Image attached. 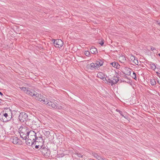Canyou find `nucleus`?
I'll return each instance as SVG.
<instances>
[{"instance_id": "f257e3e1", "label": "nucleus", "mask_w": 160, "mask_h": 160, "mask_svg": "<svg viewBox=\"0 0 160 160\" xmlns=\"http://www.w3.org/2000/svg\"><path fill=\"white\" fill-rule=\"evenodd\" d=\"M20 137L23 139L26 140L27 139V137H28V133L29 131L27 128L24 127L22 128L20 130Z\"/></svg>"}, {"instance_id": "f03ea898", "label": "nucleus", "mask_w": 160, "mask_h": 160, "mask_svg": "<svg viewBox=\"0 0 160 160\" xmlns=\"http://www.w3.org/2000/svg\"><path fill=\"white\" fill-rule=\"evenodd\" d=\"M46 104H47L49 107V108H52L55 109H60L61 108L58 106L57 103L55 102H53L51 101H50L48 100H47V103H45Z\"/></svg>"}, {"instance_id": "7ed1b4c3", "label": "nucleus", "mask_w": 160, "mask_h": 160, "mask_svg": "<svg viewBox=\"0 0 160 160\" xmlns=\"http://www.w3.org/2000/svg\"><path fill=\"white\" fill-rule=\"evenodd\" d=\"M35 98L37 100L39 101L44 104H45V103H47V99L45 97H44L41 94H39L37 93Z\"/></svg>"}, {"instance_id": "20e7f679", "label": "nucleus", "mask_w": 160, "mask_h": 160, "mask_svg": "<svg viewBox=\"0 0 160 160\" xmlns=\"http://www.w3.org/2000/svg\"><path fill=\"white\" fill-rule=\"evenodd\" d=\"M40 151L44 156L48 157L50 155V151L46 147L42 146L41 147Z\"/></svg>"}, {"instance_id": "39448f33", "label": "nucleus", "mask_w": 160, "mask_h": 160, "mask_svg": "<svg viewBox=\"0 0 160 160\" xmlns=\"http://www.w3.org/2000/svg\"><path fill=\"white\" fill-rule=\"evenodd\" d=\"M28 118V114L25 112L20 113L19 116V119L21 122H24L27 120Z\"/></svg>"}, {"instance_id": "423d86ee", "label": "nucleus", "mask_w": 160, "mask_h": 160, "mask_svg": "<svg viewBox=\"0 0 160 160\" xmlns=\"http://www.w3.org/2000/svg\"><path fill=\"white\" fill-rule=\"evenodd\" d=\"M52 41H53L54 46L57 48L61 47L63 44V42L60 39H58L55 41V39H53Z\"/></svg>"}, {"instance_id": "0eeeda50", "label": "nucleus", "mask_w": 160, "mask_h": 160, "mask_svg": "<svg viewBox=\"0 0 160 160\" xmlns=\"http://www.w3.org/2000/svg\"><path fill=\"white\" fill-rule=\"evenodd\" d=\"M37 138L36 133L33 131L31 130L28 133V138L35 141Z\"/></svg>"}, {"instance_id": "6e6552de", "label": "nucleus", "mask_w": 160, "mask_h": 160, "mask_svg": "<svg viewBox=\"0 0 160 160\" xmlns=\"http://www.w3.org/2000/svg\"><path fill=\"white\" fill-rule=\"evenodd\" d=\"M27 140H26V143L27 145L28 146H32V147H34V144H35V141H33L32 139H30L28 138H27Z\"/></svg>"}, {"instance_id": "1a4fd4ad", "label": "nucleus", "mask_w": 160, "mask_h": 160, "mask_svg": "<svg viewBox=\"0 0 160 160\" xmlns=\"http://www.w3.org/2000/svg\"><path fill=\"white\" fill-rule=\"evenodd\" d=\"M37 93V92L33 90H28L26 92V93L35 98Z\"/></svg>"}, {"instance_id": "9d476101", "label": "nucleus", "mask_w": 160, "mask_h": 160, "mask_svg": "<svg viewBox=\"0 0 160 160\" xmlns=\"http://www.w3.org/2000/svg\"><path fill=\"white\" fill-rule=\"evenodd\" d=\"M98 77L101 79L103 80V81H105V80H106V79L105 77V75L102 72H99L97 74Z\"/></svg>"}, {"instance_id": "9b49d317", "label": "nucleus", "mask_w": 160, "mask_h": 160, "mask_svg": "<svg viewBox=\"0 0 160 160\" xmlns=\"http://www.w3.org/2000/svg\"><path fill=\"white\" fill-rule=\"evenodd\" d=\"M32 127H31V128H37L39 126L38 122H37L35 120L32 121Z\"/></svg>"}, {"instance_id": "f8f14e48", "label": "nucleus", "mask_w": 160, "mask_h": 160, "mask_svg": "<svg viewBox=\"0 0 160 160\" xmlns=\"http://www.w3.org/2000/svg\"><path fill=\"white\" fill-rule=\"evenodd\" d=\"M11 139L12 142L14 144H17L19 141L18 138L16 137H13Z\"/></svg>"}, {"instance_id": "ddd939ff", "label": "nucleus", "mask_w": 160, "mask_h": 160, "mask_svg": "<svg viewBox=\"0 0 160 160\" xmlns=\"http://www.w3.org/2000/svg\"><path fill=\"white\" fill-rule=\"evenodd\" d=\"M111 65L113 67L118 69L120 67V65L119 64L115 62H111L110 63Z\"/></svg>"}, {"instance_id": "4468645a", "label": "nucleus", "mask_w": 160, "mask_h": 160, "mask_svg": "<svg viewBox=\"0 0 160 160\" xmlns=\"http://www.w3.org/2000/svg\"><path fill=\"white\" fill-rule=\"evenodd\" d=\"M32 121L30 119L28 118L27 120L25 122V124L27 126H29V127L31 128V127H32Z\"/></svg>"}, {"instance_id": "2eb2a0df", "label": "nucleus", "mask_w": 160, "mask_h": 160, "mask_svg": "<svg viewBox=\"0 0 160 160\" xmlns=\"http://www.w3.org/2000/svg\"><path fill=\"white\" fill-rule=\"evenodd\" d=\"M35 144H36V143L38 142H41L42 141L43 139L41 137H37V138L35 140Z\"/></svg>"}, {"instance_id": "dca6fc26", "label": "nucleus", "mask_w": 160, "mask_h": 160, "mask_svg": "<svg viewBox=\"0 0 160 160\" xmlns=\"http://www.w3.org/2000/svg\"><path fill=\"white\" fill-rule=\"evenodd\" d=\"M90 52L93 54H96L97 52V49L95 48L92 47L90 49Z\"/></svg>"}, {"instance_id": "f3484780", "label": "nucleus", "mask_w": 160, "mask_h": 160, "mask_svg": "<svg viewBox=\"0 0 160 160\" xmlns=\"http://www.w3.org/2000/svg\"><path fill=\"white\" fill-rule=\"evenodd\" d=\"M97 64L98 65L99 67L102 65L103 62L102 60L98 59L96 61Z\"/></svg>"}, {"instance_id": "a211bd4d", "label": "nucleus", "mask_w": 160, "mask_h": 160, "mask_svg": "<svg viewBox=\"0 0 160 160\" xmlns=\"http://www.w3.org/2000/svg\"><path fill=\"white\" fill-rule=\"evenodd\" d=\"M95 64L93 63H91L90 64H88L87 65V67L88 68H89L91 69H92L95 68Z\"/></svg>"}, {"instance_id": "6ab92c4d", "label": "nucleus", "mask_w": 160, "mask_h": 160, "mask_svg": "<svg viewBox=\"0 0 160 160\" xmlns=\"http://www.w3.org/2000/svg\"><path fill=\"white\" fill-rule=\"evenodd\" d=\"M151 69L155 70L156 68V66L153 63H151L149 64Z\"/></svg>"}, {"instance_id": "aec40b11", "label": "nucleus", "mask_w": 160, "mask_h": 160, "mask_svg": "<svg viewBox=\"0 0 160 160\" xmlns=\"http://www.w3.org/2000/svg\"><path fill=\"white\" fill-rule=\"evenodd\" d=\"M112 80H113V84H116L119 81V79L118 78L114 76L113 77Z\"/></svg>"}, {"instance_id": "412c9836", "label": "nucleus", "mask_w": 160, "mask_h": 160, "mask_svg": "<svg viewBox=\"0 0 160 160\" xmlns=\"http://www.w3.org/2000/svg\"><path fill=\"white\" fill-rule=\"evenodd\" d=\"M4 117H5L6 119L7 120L9 121L11 119V118L9 116L7 113H5L3 114Z\"/></svg>"}, {"instance_id": "4be33fe9", "label": "nucleus", "mask_w": 160, "mask_h": 160, "mask_svg": "<svg viewBox=\"0 0 160 160\" xmlns=\"http://www.w3.org/2000/svg\"><path fill=\"white\" fill-rule=\"evenodd\" d=\"M150 83L152 86H154L156 84V82L155 80L154 79H152L150 80Z\"/></svg>"}, {"instance_id": "5701e85b", "label": "nucleus", "mask_w": 160, "mask_h": 160, "mask_svg": "<svg viewBox=\"0 0 160 160\" xmlns=\"http://www.w3.org/2000/svg\"><path fill=\"white\" fill-rule=\"evenodd\" d=\"M106 81L108 83H111L112 86L114 84H113V80H111L109 79H108L107 80H106Z\"/></svg>"}, {"instance_id": "b1692460", "label": "nucleus", "mask_w": 160, "mask_h": 160, "mask_svg": "<svg viewBox=\"0 0 160 160\" xmlns=\"http://www.w3.org/2000/svg\"><path fill=\"white\" fill-rule=\"evenodd\" d=\"M21 90L23 91L25 93H26V92L28 90L27 88L25 87H22L20 88Z\"/></svg>"}, {"instance_id": "393cba45", "label": "nucleus", "mask_w": 160, "mask_h": 160, "mask_svg": "<svg viewBox=\"0 0 160 160\" xmlns=\"http://www.w3.org/2000/svg\"><path fill=\"white\" fill-rule=\"evenodd\" d=\"M98 160H105V159L96 154L95 156Z\"/></svg>"}, {"instance_id": "a878e982", "label": "nucleus", "mask_w": 160, "mask_h": 160, "mask_svg": "<svg viewBox=\"0 0 160 160\" xmlns=\"http://www.w3.org/2000/svg\"><path fill=\"white\" fill-rule=\"evenodd\" d=\"M35 144H34V145H35ZM36 145L35 146V148L36 149H40L41 150V147H42V146L40 145H38V144L36 143Z\"/></svg>"}, {"instance_id": "bb28decb", "label": "nucleus", "mask_w": 160, "mask_h": 160, "mask_svg": "<svg viewBox=\"0 0 160 160\" xmlns=\"http://www.w3.org/2000/svg\"><path fill=\"white\" fill-rule=\"evenodd\" d=\"M131 76L133 78H134L135 79H136L137 78L136 74L134 72H133L132 74V75Z\"/></svg>"}, {"instance_id": "cd10ccee", "label": "nucleus", "mask_w": 160, "mask_h": 160, "mask_svg": "<svg viewBox=\"0 0 160 160\" xmlns=\"http://www.w3.org/2000/svg\"><path fill=\"white\" fill-rule=\"evenodd\" d=\"M121 60H120V61H121V60H122V61H121V62H124L126 61V59L125 57L122 56L120 58H119Z\"/></svg>"}, {"instance_id": "c85d7f7f", "label": "nucleus", "mask_w": 160, "mask_h": 160, "mask_svg": "<svg viewBox=\"0 0 160 160\" xmlns=\"http://www.w3.org/2000/svg\"><path fill=\"white\" fill-rule=\"evenodd\" d=\"M132 62L136 65H138V62L137 58H135V59L132 61Z\"/></svg>"}, {"instance_id": "c756f323", "label": "nucleus", "mask_w": 160, "mask_h": 160, "mask_svg": "<svg viewBox=\"0 0 160 160\" xmlns=\"http://www.w3.org/2000/svg\"><path fill=\"white\" fill-rule=\"evenodd\" d=\"M85 54L88 57H89L90 55V52L88 51H85Z\"/></svg>"}, {"instance_id": "7c9ffc66", "label": "nucleus", "mask_w": 160, "mask_h": 160, "mask_svg": "<svg viewBox=\"0 0 160 160\" xmlns=\"http://www.w3.org/2000/svg\"><path fill=\"white\" fill-rule=\"evenodd\" d=\"M135 58L134 56L132 55L130 57V59L131 61H132L135 59Z\"/></svg>"}, {"instance_id": "2f4dec72", "label": "nucleus", "mask_w": 160, "mask_h": 160, "mask_svg": "<svg viewBox=\"0 0 160 160\" xmlns=\"http://www.w3.org/2000/svg\"><path fill=\"white\" fill-rule=\"evenodd\" d=\"M127 70L128 71V73L127 74V75H130L131 74V72L130 71V69L129 68H128Z\"/></svg>"}, {"instance_id": "473e14b6", "label": "nucleus", "mask_w": 160, "mask_h": 160, "mask_svg": "<svg viewBox=\"0 0 160 160\" xmlns=\"http://www.w3.org/2000/svg\"><path fill=\"white\" fill-rule=\"evenodd\" d=\"M76 154L79 157H82V155L80 153H76Z\"/></svg>"}, {"instance_id": "72a5a7b5", "label": "nucleus", "mask_w": 160, "mask_h": 160, "mask_svg": "<svg viewBox=\"0 0 160 160\" xmlns=\"http://www.w3.org/2000/svg\"><path fill=\"white\" fill-rule=\"evenodd\" d=\"M95 64V68H98V67H99V66L97 64V62H96V63H94Z\"/></svg>"}, {"instance_id": "f704fd0d", "label": "nucleus", "mask_w": 160, "mask_h": 160, "mask_svg": "<svg viewBox=\"0 0 160 160\" xmlns=\"http://www.w3.org/2000/svg\"><path fill=\"white\" fill-rule=\"evenodd\" d=\"M151 50L153 51V50H155V48L153 47H150Z\"/></svg>"}, {"instance_id": "c9c22d12", "label": "nucleus", "mask_w": 160, "mask_h": 160, "mask_svg": "<svg viewBox=\"0 0 160 160\" xmlns=\"http://www.w3.org/2000/svg\"><path fill=\"white\" fill-rule=\"evenodd\" d=\"M99 43L101 46H102L104 44V42H103V41H101Z\"/></svg>"}, {"instance_id": "e433bc0d", "label": "nucleus", "mask_w": 160, "mask_h": 160, "mask_svg": "<svg viewBox=\"0 0 160 160\" xmlns=\"http://www.w3.org/2000/svg\"><path fill=\"white\" fill-rule=\"evenodd\" d=\"M45 132H46V133L48 134H50V132L49 131H46L45 130H44Z\"/></svg>"}, {"instance_id": "4c0bfd02", "label": "nucleus", "mask_w": 160, "mask_h": 160, "mask_svg": "<svg viewBox=\"0 0 160 160\" xmlns=\"http://www.w3.org/2000/svg\"><path fill=\"white\" fill-rule=\"evenodd\" d=\"M158 82L159 84H160V78L159 79H158Z\"/></svg>"}, {"instance_id": "58836bf2", "label": "nucleus", "mask_w": 160, "mask_h": 160, "mask_svg": "<svg viewBox=\"0 0 160 160\" xmlns=\"http://www.w3.org/2000/svg\"><path fill=\"white\" fill-rule=\"evenodd\" d=\"M157 23L160 26V22H158V21H157Z\"/></svg>"}, {"instance_id": "ea45409f", "label": "nucleus", "mask_w": 160, "mask_h": 160, "mask_svg": "<svg viewBox=\"0 0 160 160\" xmlns=\"http://www.w3.org/2000/svg\"><path fill=\"white\" fill-rule=\"evenodd\" d=\"M0 94L1 95V96H3V94L1 92H0Z\"/></svg>"}, {"instance_id": "a19ab883", "label": "nucleus", "mask_w": 160, "mask_h": 160, "mask_svg": "<svg viewBox=\"0 0 160 160\" xmlns=\"http://www.w3.org/2000/svg\"><path fill=\"white\" fill-rule=\"evenodd\" d=\"M157 73H158V74H158V77L160 78V73H158V72H157Z\"/></svg>"}, {"instance_id": "79ce46f5", "label": "nucleus", "mask_w": 160, "mask_h": 160, "mask_svg": "<svg viewBox=\"0 0 160 160\" xmlns=\"http://www.w3.org/2000/svg\"><path fill=\"white\" fill-rule=\"evenodd\" d=\"M158 55H159V56L160 57V53H159L158 54Z\"/></svg>"}, {"instance_id": "37998d69", "label": "nucleus", "mask_w": 160, "mask_h": 160, "mask_svg": "<svg viewBox=\"0 0 160 160\" xmlns=\"http://www.w3.org/2000/svg\"><path fill=\"white\" fill-rule=\"evenodd\" d=\"M120 114L122 116H123V115H122V113H120Z\"/></svg>"}]
</instances>
